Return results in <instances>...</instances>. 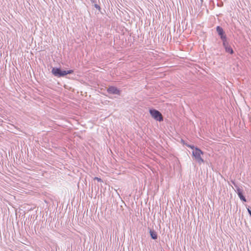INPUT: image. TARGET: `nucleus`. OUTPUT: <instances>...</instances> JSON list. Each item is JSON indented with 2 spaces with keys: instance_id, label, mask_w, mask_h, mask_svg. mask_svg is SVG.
I'll list each match as a JSON object with an SVG mask.
<instances>
[{
  "instance_id": "6e6552de",
  "label": "nucleus",
  "mask_w": 251,
  "mask_h": 251,
  "mask_svg": "<svg viewBox=\"0 0 251 251\" xmlns=\"http://www.w3.org/2000/svg\"><path fill=\"white\" fill-rule=\"evenodd\" d=\"M150 235L153 239H156L157 238V234L156 232L153 230H151L150 231Z\"/></svg>"
},
{
  "instance_id": "f257e3e1",
  "label": "nucleus",
  "mask_w": 251,
  "mask_h": 251,
  "mask_svg": "<svg viewBox=\"0 0 251 251\" xmlns=\"http://www.w3.org/2000/svg\"><path fill=\"white\" fill-rule=\"evenodd\" d=\"M187 147L193 150L192 155L194 159L198 162L199 164L204 163V160L202 157L203 154V152L197 147L192 146L189 144H185Z\"/></svg>"
},
{
  "instance_id": "f03ea898",
  "label": "nucleus",
  "mask_w": 251,
  "mask_h": 251,
  "mask_svg": "<svg viewBox=\"0 0 251 251\" xmlns=\"http://www.w3.org/2000/svg\"><path fill=\"white\" fill-rule=\"evenodd\" d=\"M52 74L55 76L61 77L64 76L68 74H72L74 73V71L70 70L68 71H62L60 69L57 68H53L51 70Z\"/></svg>"
},
{
  "instance_id": "423d86ee",
  "label": "nucleus",
  "mask_w": 251,
  "mask_h": 251,
  "mask_svg": "<svg viewBox=\"0 0 251 251\" xmlns=\"http://www.w3.org/2000/svg\"><path fill=\"white\" fill-rule=\"evenodd\" d=\"M237 194H238L239 197L242 201H246V199H245V197L243 196V195L242 194V192L240 188H237Z\"/></svg>"
},
{
  "instance_id": "39448f33",
  "label": "nucleus",
  "mask_w": 251,
  "mask_h": 251,
  "mask_svg": "<svg viewBox=\"0 0 251 251\" xmlns=\"http://www.w3.org/2000/svg\"><path fill=\"white\" fill-rule=\"evenodd\" d=\"M216 30H217V32L218 33V34L221 36V38L222 39H226V36L224 35V32L223 29L221 27L218 26L216 27Z\"/></svg>"
},
{
  "instance_id": "7ed1b4c3",
  "label": "nucleus",
  "mask_w": 251,
  "mask_h": 251,
  "mask_svg": "<svg viewBox=\"0 0 251 251\" xmlns=\"http://www.w3.org/2000/svg\"><path fill=\"white\" fill-rule=\"evenodd\" d=\"M149 112L151 117L154 120L159 122H161L163 120L162 115L159 111L155 109H150Z\"/></svg>"
},
{
  "instance_id": "0eeeda50",
  "label": "nucleus",
  "mask_w": 251,
  "mask_h": 251,
  "mask_svg": "<svg viewBox=\"0 0 251 251\" xmlns=\"http://www.w3.org/2000/svg\"><path fill=\"white\" fill-rule=\"evenodd\" d=\"M224 45L225 47V50L226 52H229L230 54L233 53V50L230 47L228 46V45H226L225 43H224Z\"/></svg>"
},
{
  "instance_id": "9d476101",
  "label": "nucleus",
  "mask_w": 251,
  "mask_h": 251,
  "mask_svg": "<svg viewBox=\"0 0 251 251\" xmlns=\"http://www.w3.org/2000/svg\"><path fill=\"white\" fill-rule=\"evenodd\" d=\"M248 211L251 216V210L250 208H248Z\"/></svg>"
},
{
  "instance_id": "9b49d317",
  "label": "nucleus",
  "mask_w": 251,
  "mask_h": 251,
  "mask_svg": "<svg viewBox=\"0 0 251 251\" xmlns=\"http://www.w3.org/2000/svg\"><path fill=\"white\" fill-rule=\"evenodd\" d=\"M95 7H96L97 8L99 9H100V7L99 5H98L97 4H96V5H95Z\"/></svg>"
},
{
  "instance_id": "20e7f679",
  "label": "nucleus",
  "mask_w": 251,
  "mask_h": 251,
  "mask_svg": "<svg viewBox=\"0 0 251 251\" xmlns=\"http://www.w3.org/2000/svg\"><path fill=\"white\" fill-rule=\"evenodd\" d=\"M107 91L108 93L111 94H116L120 95L121 93V91L120 90H119L117 88L114 87V86H110L109 87Z\"/></svg>"
},
{
  "instance_id": "1a4fd4ad",
  "label": "nucleus",
  "mask_w": 251,
  "mask_h": 251,
  "mask_svg": "<svg viewBox=\"0 0 251 251\" xmlns=\"http://www.w3.org/2000/svg\"><path fill=\"white\" fill-rule=\"evenodd\" d=\"M95 180H98V181L99 182H102V180L101 178H99V177H94V178Z\"/></svg>"
}]
</instances>
